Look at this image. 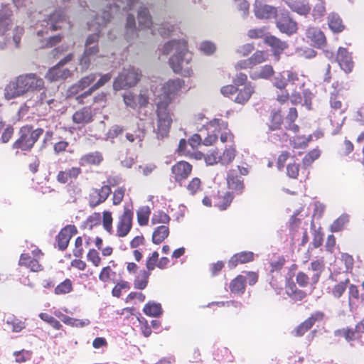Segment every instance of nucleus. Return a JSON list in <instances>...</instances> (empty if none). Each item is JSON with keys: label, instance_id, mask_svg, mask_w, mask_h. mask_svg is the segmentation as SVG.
<instances>
[{"label": "nucleus", "instance_id": "47", "mask_svg": "<svg viewBox=\"0 0 364 364\" xmlns=\"http://www.w3.org/2000/svg\"><path fill=\"white\" fill-rule=\"evenodd\" d=\"M159 257V252L157 251H154L151 255L147 257L146 261V267L147 269L153 271L157 267Z\"/></svg>", "mask_w": 364, "mask_h": 364}, {"label": "nucleus", "instance_id": "22", "mask_svg": "<svg viewBox=\"0 0 364 364\" xmlns=\"http://www.w3.org/2000/svg\"><path fill=\"white\" fill-rule=\"evenodd\" d=\"M314 161H302L303 166L301 168L302 174H306L307 169L311 166ZM300 171V164H296V161L287 166V173L291 178H296Z\"/></svg>", "mask_w": 364, "mask_h": 364}, {"label": "nucleus", "instance_id": "57", "mask_svg": "<svg viewBox=\"0 0 364 364\" xmlns=\"http://www.w3.org/2000/svg\"><path fill=\"white\" fill-rule=\"evenodd\" d=\"M73 255L77 258H81L82 257L84 250L82 248V237L79 236L75 239V249L73 251Z\"/></svg>", "mask_w": 364, "mask_h": 364}, {"label": "nucleus", "instance_id": "56", "mask_svg": "<svg viewBox=\"0 0 364 364\" xmlns=\"http://www.w3.org/2000/svg\"><path fill=\"white\" fill-rule=\"evenodd\" d=\"M102 216L100 213L95 212L87 218V223H89V229L92 230L95 226L100 225Z\"/></svg>", "mask_w": 364, "mask_h": 364}, {"label": "nucleus", "instance_id": "30", "mask_svg": "<svg viewBox=\"0 0 364 364\" xmlns=\"http://www.w3.org/2000/svg\"><path fill=\"white\" fill-rule=\"evenodd\" d=\"M328 23L329 28L334 33H338L342 32L345 26L343 24L342 19L336 13H331L328 16Z\"/></svg>", "mask_w": 364, "mask_h": 364}, {"label": "nucleus", "instance_id": "49", "mask_svg": "<svg viewBox=\"0 0 364 364\" xmlns=\"http://www.w3.org/2000/svg\"><path fill=\"white\" fill-rule=\"evenodd\" d=\"M201 181L199 178H193L187 185L186 188L191 196L197 193L198 191L200 189Z\"/></svg>", "mask_w": 364, "mask_h": 364}, {"label": "nucleus", "instance_id": "63", "mask_svg": "<svg viewBox=\"0 0 364 364\" xmlns=\"http://www.w3.org/2000/svg\"><path fill=\"white\" fill-rule=\"evenodd\" d=\"M124 131V128L119 125H113L110 127L109 131L107 133V139H114L117 137L118 135L121 134Z\"/></svg>", "mask_w": 364, "mask_h": 364}, {"label": "nucleus", "instance_id": "4", "mask_svg": "<svg viewBox=\"0 0 364 364\" xmlns=\"http://www.w3.org/2000/svg\"><path fill=\"white\" fill-rule=\"evenodd\" d=\"M202 142L200 134H194L188 141L185 139L179 141L176 152L179 156L190 157L191 159H223L222 156H218V153L215 150H210L206 154L196 150L202 146Z\"/></svg>", "mask_w": 364, "mask_h": 364}, {"label": "nucleus", "instance_id": "64", "mask_svg": "<svg viewBox=\"0 0 364 364\" xmlns=\"http://www.w3.org/2000/svg\"><path fill=\"white\" fill-rule=\"evenodd\" d=\"M325 11L326 9L324 6V3L321 1L316 4L312 11V15L315 19L324 16Z\"/></svg>", "mask_w": 364, "mask_h": 364}, {"label": "nucleus", "instance_id": "45", "mask_svg": "<svg viewBox=\"0 0 364 364\" xmlns=\"http://www.w3.org/2000/svg\"><path fill=\"white\" fill-rule=\"evenodd\" d=\"M68 321H65V324L73 326V327H78L82 328L86 326H88L90 323V321L89 319H77L69 316H67Z\"/></svg>", "mask_w": 364, "mask_h": 364}, {"label": "nucleus", "instance_id": "53", "mask_svg": "<svg viewBox=\"0 0 364 364\" xmlns=\"http://www.w3.org/2000/svg\"><path fill=\"white\" fill-rule=\"evenodd\" d=\"M341 260L344 262L346 267V272H351L353 268L354 259L352 255L348 253H341Z\"/></svg>", "mask_w": 364, "mask_h": 364}, {"label": "nucleus", "instance_id": "5", "mask_svg": "<svg viewBox=\"0 0 364 364\" xmlns=\"http://www.w3.org/2000/svg\"><path fill=\"white\" fill-rule=\"evenodd\" d=\"M139 0H114L113 4L108 3L100 13L96 14L95 23L99 28L105 27L114 17V15L122 11L132 10Z\"/></svg>", "mask_w": 364, "mask_h": 364}, {"label": "nucleus", "instance_id": "52", "mask_svg": "<svg viewBox=\"0 0 364 364\" xmlns=\"http://www.w3.org/2000/svg\"><path fill=\"white\" fill-rule=\"evenodd\" d=\"M233 198V192L228 191L223 197V203L219 205H215V206H218L220 210H225L230 205Z\"/></svg>", "mask_w": 364, "mask_h": 364}, {"label": "nucleus", "instance_id": "35", "mask_svg": "<svg viewBox=\"0 0 364 364\" xmlns=\"http://www.w3.org/2000/svg\"><path fill=\"white\" fill-rule=\"evenodd\" d=\"M151 209L149 206H141L136 211L137 222L139 225L145 226L149 223Z\"/></svg>", "mask_w": 364, "mask_h": 364}, {"label": "nucleus", "instance_id": "32", "mask_svg": "<svg viewBox=\"0 0 364 364\" xmlns=\"http://www.w3.org/2000/svg\"><path fill=\"white\" fill-rule=\"evenodd\" d=\"M55 241L58 250L65 251L68 248L70 240L65 228H63L59 231L58 234L55 236Z\"/></svg>", "mask_w": 364, "mask_h": 364}, {"label": "nucleus", "instance_id": "12", "mask_svg": "<svg viewBox=\"0 0 364 364\" xmlns=\"http://www.w3.org/2000/svg\"><path fill=\"white\" fill-rule=\"evenodd\" d=\"M66 18L65 11L62 9H58L53 11L48 16L46 20V27L51 31H58L62 27V24Z\"/></svg>", "mask_w": 364, "mask_h": 364}, {"label": "nucleus", "instance_id": "34", "mask_svg": "<svg viewBox=\"0 0 364 364\" xmlns=\"http://www.w3.org/2000/svg\"><path fill=\"white\" fill-rule=\"evenodd\" d=\"M349 222V215L343 213L336 218L330 226L331 232H338L343 230L346 224Z\"/></svg>", "mask_w": 364, "mask_h": 364}, {"label": "nucleus", "instance_id": "1", "mask_svg": "<svg viewBox=\"0 0 364 364\" xmlns=\"http://www.w3.org/2000/svg\"><path fill=\"white\" fill-rule=\"evenodd\" d=\"M163 50L167 55L173 53L168 63L174 73L184 77L191 75L193 71L188 65L192 59V53L188 49L186 41L184 39L168 41L164 44Z\"/></svg>", "mask_w": 364, "mask_h": 364}, {"label": "nucleus", "instance_id": "41", "mask_svg": "<svg viewBox=\"0 0 364 364\" xmlns=\"http://www.w3.org/2000/svg\"><path fill=\"white\" fill-rule=\"evenodd\" d=\"M131 288V284L124 280L117 282L116 285L112 290V295L114 297L119 298L122 295V291L123 289L129 290Z\"/></svg>", "mask_w": 364, "mask_h": 364}, {"label": "nucleus", "instance_id": "59", "mask_svg": "<svg viewBox=\"0 0 364 364\" xmlns=\"http://www.w3.org/2000/svg\"><path fill=\"white\" fill-rule=\"evenodd\" d=\"M273 85L279 90H283L287 85V80L282 73H279L274 78Z\"/></svg>", "mask_w": 364, "mask_h": 364}, {"label": "nucleus", "instance_id": "26", "mask_svg": "<svg viewBox=\"0 0 364 364\" xmlns=\"http://www.w3.org/2000/svg\"><path fill=\"white\" fill-rule=\"evenodd\" d=\"M333 335L336 337H344L346 341L350 343V346H353V344L350 343L351 341H353L360 338V336H358L355 327L354 328L351 327H346L336 329L334 331Z\"/></svg>", "mask_w": 364, "mask_h": 364}, {"label": "nucleus", "instance_id": "31", "mask_svg": "<svg viewBox=\"0 0 364 364\" xmlns=\"http://www.w3.org/2000/svg\"><path fill=\"white\" fill-rule=\"evenodd\" d=\"M96 192L98 195V199L95 202L93 200L90 201V206L91 208H95L104 203L112 193V190L109 186L104 185L101 189L96 190Z\"/></svg>", "mask_w": 364, "mask_h": 364}, {"label": "nucleus", "instance_id": "36", "mask_svg": "<svg viewBox=\"0 0 364 364\" xmlns=\"http://www.w3.org/2000/svg\"><path fill=\"white\" fill-rule=\"evenodd\" d=\"M270 118L271 124L269 125V129L271 131L279 129L283 122V118L280 114V111L275 109L272 110Z\"/></svg>", "mask_w": 364, "mask_h": 364}, {"label": "nucleus", "instance_id": "14", "mask_svg": "<svg viewBox=\"0 0 364 364\" xmlns=\"http://www.w3.org/2000/svg\"><path fill=\"white\" fill-rule=\"evenodd\" d=\"M227 185L229 189L234 191L237 195L243 193L245 189L244 180L241 176L236 175L234 170H229L227 173Z\"/></svg>", "mask_w": 364, "mask_h": 364}, {"label": "nucleus", "instance_id": "16", "mask_svg": "<svg viewBox=\"0 0 364 364\" xmlns=\"http://www.w3.org/2000/svg\"><path fill=\"white\" fill-rule=\"evenodd\" d=\"M264 43L270 46L272 54L277 55H281L289 47L286 41H282L279 38L272 35L265 36Z\"/></svg>", "mask_w": 364, "mask_h": 364}, {"label": "nucleus", "instance_id": "19", "mask_svg": "<svg viewBox=\"0 0 364 364\" xmlns=\"http://www.w3.org/2000/svg\"><path fill=\"white\" fill-rule=\"evenodd\" d=\"M138 36V28L136 27L135 16L129 14L126 18L124 26V38L127 42L134 40Z\"/></svg>", "mask_w": 364, "mask_h": 364}, {"label": "nucleus", "instance_id": "17", "mask_svg": "<svg viewBox=\"0 0 364 364\" xmlns=\"http://www.w3.org/2000/svg\"><path fill=\"white\" fill-rule=\"evenodd\" d=\"M255 254L250 251H242L233 255L228 262V267L232 269L235 268L238 264H245L254 260Z\"/></svg>", "mask_w": 364, "mask_h": 364}, {"label": "nucleus", "instance_id": "8", "mask_svg": "<svg viewBox=\"0 0 364 364\" xmlns=\"http://www.w3.org/2000/svg\"><path fill=\"white\" fill-rule=\"evenodd\" d=\"M141 77V72L134 67L125 69L119 74L113 82L114 90H120L135 86Z\"/></svg>", "mask_w": 364, "mask_h": 364}, {"label": "nucleus", "instance_id": "39", "mask_svg": "<svg viewBox=\"0 0 364 364\" xmlns=\"http://www.w3.org/2000/svg\"><path fill=\"white\" fill-rule=\"evenodd\" d=\"M323 233L321 232V228H319L318 230H314L313 241L309 244L308 251L313 248H318L323 245Z\"/></svg>", "mask_w": 364, "mask_h": 364}, {"label": "nucleus", "instance_id": "55", "mask_svg": "<svg viewBox=\"0 0 364 364\" xmlns=\"http://www.w3.org/2000/svg\"><path fill=\"white\" fill-rule=\"evenodd\" d=\"M16 361L18 363L26 362L31 358L32 352L26 350H21L14 353Z\"/></svg>", "mask_w": 364, "mask_h": 364}, {"label": "nucleus", "instance_id": "51", "mask_svg": "<svg viewBox=\"0 0 364 364\" xmlns=\"http://www.w3.org/2000/svg\"><path fill=\"white\" fill-rule=\"evenodd\" d=\"M115 275L116 272L112 270L110 266H106L102 269L99 274V279L103 282H107L111 279V276L114 277Z\"/></svg>", "mask_w": 364, "mask_h": 364}, {"label": "nucleus", "instance_id": "37", "mask_svg": "<svg viewBox=\"0 0 364 364\" xmlns=\"http://www.w3.org/2000/svg\"><path fill=\"white\" fill-rule=\"evenodd\" d=\"M73 284L70 279H65L60 282L54 289V293L57 295L65 294L73 291Z\"/></svg>", "mask_w": 364, "mask_h": 364}, {"label": "nucleus", "instance_id": "61", "mask_svg": "<svg viewBox=\"0 0 364 364\" xmlns=\"http://www.w3.org/2000/svg\"><path fill=\"white\" fill-rule=\"evenodd\" d=\"M174 31V26L169 23H163L159 28V32L164 38L168 37Z\"/></svg>", "mask_w": 364, "mask_h": 364}, {"label": "nucleus", "instance_id": "58", "mask_svg": "<svg viewBox=\"0 0 364 364\" xmlns=\"http://www.w3.org/2000/svg\"><path fill=\"white\" fill-rule=\"evenodd\" d=\"M274 74V70L272 65H265L261 67V70L259 73V76L262 79H269Z\"/></svg>", "mask_w": 364, "mask_h": 364}, {"label": "nucleus", "instance_id": "10", "mask_svg": "<svg viewBox=\"0 0 364 364\" xmlns=\"http://www.w3.org/2000/svg\"><path fill=\"white\" fill-rule=\"evenodd\" d=\"M134 212L124 206L123 214L119 217L117 226V235L119 237H126L132 228Z\"/></svg>", "mask_w": 364, "mask_h": 364}, {"label": "nucleus", "instance_id": "11", "mask_svg": "<svg viewBox=\"0 0 364 364\" xmlns=\"http://www.w3.org/2000/svg\"><path fill=\"white\" fill-rule=\"evenodd\" d=\"M288 11H283L276 20V26L280 32L291 36L297 31V23L289 16Z\"/></svg>", "mask_w": 364, "mask_h": 364}, {"label": "nucleus", "instance_id": "20", "mask_svg": "<svg viewBox=\"0 0 364 364\" xmlns=\"http://www.w3.org/2000/svg\"><path fill=\"white\" fill-rule=\"evenodd\" d=\"M255 15L257 18H270L277 17V9L275 7L262 4H255L254 7Z\"/></svg>", "mask_w": 364, "mask_h": 364}, {"label": "nucleus", "instance_id": "9", "mask_svg": "<svg viewBox=\"0 0 364 364\" xmlns=\"http://www.w3.org/2000/svg\"><path fill=\"white\" fill-rule=\"evenodd\" d=\"M193 166L186 161H178L171 168L170 181L173 179L180 186H183V181L187 179L191 173Z\"/></svg>", "mask_w": 364, "mask_h": 364}, {"label": "nucleus", "instance_id": "44", "mask_svg": "<svg viewBox=\"0 0 364 364\" xmlns=\"http://www.w3.org/2000/svg\"><path fill=\"white\" fill-rule=\"evenodd\" d=\"M208 126L215 127V129L218 128L219 130L228 129V122L220 119L215 118L210 121L208 125H203L202 128L199 129V131L201 132L203 129H208Z\"/></svg>", "mask_w": 364, "mask_h": 364}, {"label": "nucleus", "instance_id": "46", "mask_svg": "<svg viewBox=\"0 0 364 364\" xmlns=\"http://www.w3.org/2000/svg\"><path fill=\"white\" fill-rule=\"evenodd\" d=\"M289 7L292 11H296L301 15H306L310 12L311 10V8L309 5L300 4L298 2H294L289 4Z\"/></svg>", "mask_w": 364, "mask_h": 364}, {"label": "nucleus", "instance_id": "21", "mask_svg": "<svg viewBox=\"0 0 364 364\" xmlns=\"http://www.w3.org/2000/svg\"><path fill=\"white\" fill-rule=\"evenodd\" d=\"M111 79V76L109 73L105 74L100 76L98 80L87 90L83 92L80 95L76 97V100L79 103L83 104V100L88 96L91 95L92 93L96 90L99 89L100 87L103 86L106 82H107Z\"/></svg>", "mask_w": 364, "mask_h": 364}, {"label": "nucleus", "instance_id": "50", "mask_svg": "<svg viewBox=\"0 0 364 364\" xmlns=\"http://www.w3.org/2000/svg\"><path fill=\"white\" fill-rule=\"evenodd\" d=\"M87 259L92 263L95 267H98L101 263L99 252L94 248L90 249L87 254Z\"/></svg>", "mask_w": 364, "mask_h": 364}, {"label": "nucleus", "instance_id": "42", "mask_svg": "<svg viewBox=\"0 0 364 364\" xmlns=\"http://www.w3.org/2000/svg\"><path fill=\"white\" fill-rule=\"evenodd\" d=\"M102 214H103V218H102L103 228L109 234H112V232H113V228H112L113 218H112V213L109 210H104Z\"/></svg>", "mask_w": 364, "mask_h": 364}, {"label": "nucleus", "instance_id": "2", "mask_svg": "<svg viewBox=\"0 0 364 364\" xmlns=\"http://www.w3.org/2000/svg\"><path fill=\"white\" fill-rule=\"evenodd\" d=\"M13 11L9 4L2 5L0 9V36H4L3 41H0V50H5L12 43L18 48L22 36L24 33L23 27L16 26L11 30L13 21L11 17Z\"/></svg>", "mask_w": 364, "mask_h": 364}, {"label": "nucleus", "instance_id": "38", "mask_svg": "<svg viewBox=\"0 0 364 364\" xmlns=\"http://www.w3.org/2000/svg\"><path fill=\"white\" fill-rule=\"evenodd\" d=\"M171 221V217L163 210L155 212L151 218V224L156 225L159 223L168 224Z\"/></svg>", "mask_w": 364, "mask_h": 364}, {"label": "nucleus", "instance_id": "54", "mask_svg": "<svg viewBox=\"0 0 364 364\" xmlns=\"http://www.w3.org/2000/svg\"><path fill=\"white\" fill-rule=\"evenodd\" d=\"M123 101L128 107L134 109L137 107L136 97L131 92L123 95Z\"/></svg>", "mask_w": 364, "mask_h": 364}, {"label": "nucleus", "instance_id": "15", "mask_svg": "<svg viewBox=\"0 0 364 364\" xmlns=\"http://www.w3.org/2000/svg\"><path fill=\"white\" fill-rule=\"evenodd\" d=\"M96 80L95 74H90L81 78L77 83L73 85L68 90V96L72 97L77 95L80 92L89 87Z\"/></svg>", "mask_w": 364, "mask_h": 364}, {"label": "nucleus", "instance_id": "28", "mask_svg": "<svg viewBox=\"0 0 364 364\" xmlns=\"http://www.w3.org/2000/svg\"><path fill=\"white\" fill-rule=\"evenodd\" d=\"M170 233L169 228L166 225H160L154 228L151 242L154 245H160L162 242L166 239Z\"/></svg>", "mask_w": 364, "mask_h": 364}, {"label": "nucleus", "instance_id": "6", "mask_svg": "<svg viewBox=\"0 0 364 364\" xmlns=\"http://www.w3.org/2000/svg\"><path fill=\"white\" fill-rule=\"evenodd\" d=\"M43 132L42 128L33 129V125L23 126L19 130V138L12 145L13 149H16V154H18V150L30 151Z\"/></svg>", "mask_w": 364, "mask_h": 364}, {"label": "nucleus", "instance_id": "24", "mask_svg": "<svg viewBox=\"0 0 364 364\" xmlns=\"http://www.w3.org/2000/svg\"><path fill=\"white\" fill-rule=\"evenodd\" d=\"M247 279L243 275H237L230 283V290L232 294L242 295L246 289Z\"/></svg>", "mask_w": 364, "mask_h": 364}, {"label": "nucleus", "instance_id": "33", "mask_svg": "<svg viewBox=\"0 0 364 364\" xmlns=\"http://www.w3.org/2000/svg\"><path fill=\"white\" fill-rule=\"evenodd\" d=\"M308 36L311 39L314 46L318 48H321L326 43V36L321 30L309 31L308 32Z\"/></svg>", "mask_w": 364, "mask_h": 364}, {"label": "nucleus", "instance_id": "7", "mask_svg": "<svg viewBox=\"0 0 364 364\" xmlns=\"http://www.w3.org/2000/svg\"><path fill=\"white\" fill-rule=\"evenodd\" d=\"M171 103V98L165 96L163 100H160L156 105L157 122V138L163 139L167 136L172 119L168 111V105Z\"/></svg>", "mask_w": 364, "mask_h": 364}, {"label": "nucleus", "instance_id": "43", "mask_svg": "<svg viewBox=\"0 0 364 364\" xmlns=\"http://www.w3.org/2000/svg\"><path fill=\"white\" fill-rule=\"evenodd\" d=\"M61 67L55 65L50 68L46 74V77L50 82H55L62 80Z\"/></svg>", "mask_w": 364, "mask_h": 364}, {"label": "nucleus", "instance_id": "13", "mask_svg": "<svg viewBox=\"0 0 364 364\" xmlns=\"http://www.w3.org/2000/svg\"><path fill=\"white\" fill-rule=\"evenodd\" d=\"M336 61L338 62L341 70H343L346 73H350L352 72L353 61L352 60L351 54L346 48L340 47L338 48Z\"/></svg>", "mask_w": 364, "mask_h": 364}, {"label": "nucleus", "instance_id": "18", "mask_svg": "<svg viewBox=\"0 0 364 364\" xmlns=\"http://www.w3.org/2000/svg\"><path fill=\"white\" fill-rule=\"evenodd\" d=\"M142 311L146 316L156 318H161L164 312L161 304L154 300L147 301L144 306Z\"/></svg>", "mask_w": 364, "mask_h": 364}, {"label": "nucleus", "instance_id": "48", "mask_svg": "<svg viewBox=\"0 0 364 364\" xmlns=\"http://www.w3.org/2000/svg\"><path fill=\"white\" fill-rule=\"evenodd\" d=\"M200 48L205 55H210L215 52L216 46L210 41H204L201 42Z\"/></svg>", "mask_w": 364, "mask_h": 364}, {"label": "nucleus", "instance_id": "25", "mask_svg": "<svg viewBox=\"0 0 364 364\" xmlns=\"http://www.w3.org/2000/svg\"><path fill=\"white\" fill-rule=\"evenodd\" d=\"M75 124H88L93 121L91 109L90 107H85L79 111H76L72 117Z\"/></svg>", "mask_w": 364, "mask_h": 364}, {"label": "nucleus", "instance_id": "23", "mask_svg": "<svg viewBox=\"0 0 364 364\" xmlns=\"http://www.w3.org/2000/svg\"><path fill=\"white\" fill-rule=\"evenodd\" d=\"M100 52L99 46H89L85 47V50L80 58V64L82 68H88L91 64V58L97 55Z\"/></svg>", "mask_w": 364, "mask_h": 364}, {"label": "nucleus", "instance_id": "60", "mask_svg": "<svg viewBox=\"0 0 364 364\" xmlns=\"http://www.w3.org/2000/svg\"><path fill=\"white\" fill-rule=\"evenodd\" d=\"M124 193L125 188L124 187H119L115 190L112 198L114 205H117L121 203L123 200Z\"/></svg>", "mask_w": 364, "mask_h": 364}, {"label": "nucleus", "instance_id": "40", "mask_svg": "<svg viewBox=\"0 0 364 364\" xmlns=\"http://www.w3.org/2000/svg\"><path fill=\"white\" fill-rule=\"evenodd\" d=\"M184 84V80L180 78L169 80L166 83L167 92L171 94H175L183 87Z\"/></svg>", "mask_w": 364, "mask_h": 364}, {"label": "nucleus", "instance_id": "27", "mask_svg": "<svg viewBox=\"0 0 364 364\" xmlns=\"http://www.w3.org/2000/svg\"><path fill=\"white\" fill-rule=\"evenodd\" d=\"M254 92L255 86L251 82H249L245 85L243 89H238V93L237 94L234 101L239 104H245L250 100Z\"/></svg>", "mask_w": 364, "mask_h": 364}, {"label": "nucleus", "instance_id": "29", "mask_svg": "<svg viewBox=\"0 0 364 364\" xmlns=\"http://www.w3.org/2000/svg\"><path fill=\"white\" fill-rule=\"evenodd\" d=\"M137 18L139 26H141V28H149L153 23L149 9L144 6H141L139 9Z\"/></svg>", "mask_w": 364, "mask_h": 364}, {"label": "nucleus", "instance_id": "3", "mask_svg": "<svg viewBox=\"0 0 364 364\" xmlns=\"http://www.w3.org/2000/svg\"><path fill=\"white\" fill-rule=\"evenodd\" d=\"M43 86V80L38 78L35 74L20 75L6 86L4 96L6 100H9L31 90H41Z\"/></svg>", "mask_w": 364, "mask_h": 364}, {"label": "nucleus", "instance_id": "62", "mask_svg": "<svg viewBox=\"0 0 364 364\" xmlns=\"http://www.w3.org/2000/svg\"><path fill=\"white\" fill-rule=\"evenodd\" d=\"M233 85H235L236 87L247 85L249 82H247V76L246 74L243 73H239L236 75L235 77L232 80Z\"/></svg>", "mask_w": 364, "mask_h": 364}]
</instances>
